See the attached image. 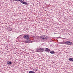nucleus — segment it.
<instances>
[{"label":"nucleus","mask_w":73,"mask_h":73,"mask_svg":"<svg viewBox=\"0 0 73 73\" xmlns=\"http://www.w3.org/2000/svg\"><path fill=\"white\" fill-rule=\"evenodd\" d=\"M29 38V35H26L24 36L23 38H27V39H28Z\"/></svg>","instance_id":"3"},{"label":"nucleus","mask_w":73,"mask_h":73,"mask_svg":"<svg viewBox=\"0 0 73 73\" xmlns=\"http://www.w3.org/2000/svg\"><path fill=\"white\" fill-rule=\"evenodd\" d=\"M24 42H25L26 43H27V42L25 41H24Z\"/></svg>","instance_id":"15"},{"label":"nucleus","mask_w":73,"mask_h":73,"mask_svg":"<svg viewBox=\"0 0 73 73\" xmlns=\"http://www.w3.org/2000/svg\"><path fill=\"white\" fill-rule=\"evenodd\" d=\"M15 1H20V0H15Z\"/></svg>","instance_id":"14"},{"label":"nucleus","mask_w":73,"mask_h":73,"mask_svg":"<svg viewBox=\"0 0 73 73\" xmlns=\"http://www.w3.org/2000/svg\"><path fill=\"white\" fill-rule=\"evenodd\" d=\"M69 60L70 61H73V58H70L69 59Z\"/></svg>","instance_id":"9"},{"label":"nucleus","mask_w":73,"mask_h":73,"mask_svg":"<svg viewBox=\"0 0 73 73\" xmlns=\"http://www.w3.org/2000/svg\"><path fill=\"white\" fill-rule=\"evenodd\" d=\"M50 53H51V54H53L54 53V52H53L52 51H51L50 52Z\"/></svg>","instance_id":"12"},{"label":"nucleus","mask_w":73,"mask_h":73,"mask_svg":"<svg viewBox=\"0 0 73 73\" xmlns=\"http://www.w3.org/2000/svg\"><path fill=\"white\" fill-rule=\"evenodd\" d=\"M29 73H36L34 71H30L29 72Z\"/></svg>","instance_id":"10"},{"label":"nucleus","mask_w":73,"mask_h":73,"mask_svg":"<svg viewBox=\"0 0 73 73\" xmlns=\"http://www.w3.org/2000/svg\"><path fill=\"white\" fill-rule=\"evenodd\" d=\"M23 4H25V5H27V4H28L27 3L25 2H23Z\"/></svg>","instance_id":"11"},{"label":"nucleus","mask_w":73,"mask_h":73,"mask_svg":"<svg viewBox=\"0 0 73 73\" xmlns=\"http://www.w3.org/2000/svg\"><path fill=\"white\" fill-rule=\"evenodd\" d=\"M40 38H41L43 40H45V39H46V38H47V36L45 35H42L40 36Z\"/></svg>","instance_id":"2"},{"label":"nucleus","mask_w":73,"mask_h":73,"mask_svg":"<svg viewBox=\"0 0 73 73\" xmlns=\"http://www.w3.org/2000/svg\"><path fill=\"white\" fill-rule=\"evenodd\" d=\"M36 71H37V70H36Z\"/></svg>","instance_id":"16"},{"label":"nucleus","mask_w":73,"mask_h":73,"mask_svg":"<svg viewBox=\"0 0 73 73\" xmlns=\"http://www.w3.org/2000/svg\"><path fill=\"white\" fill-rule=\"evenodd\" d=\"M21 3H22V4H23V3H24V1H23L22 0H20V1Z\"/></svg>","instance_id":"13"},{"label":"nucleus","mask_w":73,"mask_h":73,"mask_svg":"<svg viewBox=\"0 0 73 73\" xmlns=\"http://www.w3.org/2000/svg\"><path fill=\"white\" fill-rule=\"evenodd\" d=\"M40 49L41 51L42 52H43V51H44V48H40Z\"/></svg>","instance_id":"6"},{"label":"nucleus","mask_w":73,"mask_h":73,"mask_svg":"<svg viewBox=\"0 0 73 73\" xmlns=\"http://www.w3.org/2000/svg\"><path fill=\"white\" fill-rule=\"evenodd\" d=\"M44 50L46 52H47L49 53L50 51V50H49V48H46L44 49Z\"/></svg>","instance_id":"4"},{"label":"nucleus","mask_w":73,"mask_h":73,"mask_svg":"<svg viewBox=\"0 0 73 73\" xmlns=\"http://www.w3.org/2000/svg\"><path fill=\"white\" fill-rule=\"evenodd\" d=\"M8 31H11L12 30V28L9 27L8 28Z\"/></svg>","instance_id":"8"},{"label":"nucleus","mask_w":73,"mask_h":73,"mask_svg":"<svg viewBox=\"0 0 73 73\" xmlns=\"http://www.w3.org/2000/svg\"><path fill=\"white\" fill-rule=\"evenodd\" d=\"M7 64L8 65H10L11 64H12V62L10 61H8L7 62Z\"/></svg>","instance_id":"5"},{"label":"nucleus","mask_w":73,"mask_h":73,"mask_svg":"<svg viewBox=\"0 0 73 73\" xmlns=\"http://www.w3.org/2000/svg\"><path fill=\"white\" fill-rule=\"evenodd\" d=\"M37 52H42V51L41 50V49L40 48L39 49H38L37 50Z\"/></svg>","instance_id":"7"},{"label":"nucleus","mask_w":73,"mask_h":73,"mask_svg":"<svg viewBox=\"0 0 73 73\" xmlns=\"http://www.w3.org/2000/svg\"><path fill=\"white\" fill-rule=\"evenodd\" d=\"M65 43L66 44H67L68 45H70L72 44V42L68 41L65 42Z\"/></svg>","instance_id":"1"}]
</instances>
